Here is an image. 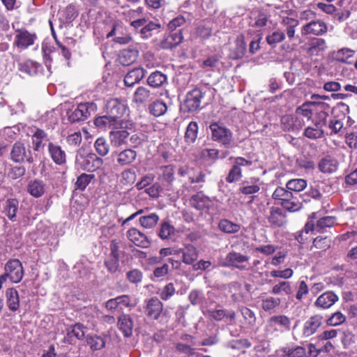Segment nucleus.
Instances as JSON below:
<instances>
[{
    "instance_id": "1",
    "label": "nucleus",
    "mask_w": 357,
    "mask_h": 357,
    "mask_svg": "<svg viewBox=\"0 0 357 357\" xmlns=\"http://www.w3.org/2000/svg\"><path fill=\"white\" fill-rule=\"evenodd\" d=\"M209 128L213 141L218 142L226 149L233 148L236 146L232 132L222 123H213L210 125Z\"/></svg>"
},
{
    "instance_id": "2",
    "label": "nucleus",
    "mask_w": 357,
    "mask_h": 357,
    "mask_svg": "<svg viewBox=\"0 0 357 357\" xmlns=\"http://www.w3.org/2000/svg\"><path fill=\"white\" fill-rule=\"evenodd\" d=\"M250 257L236 251L229 252L220 261V266L247 271L250 268Z\"/></svg>"
},
{
    "instance_id": "3",
    "label": "nucleus",
    "mask_w": 357,
    "mask_h": 357,
    "mask_svg": "<svg viewBox=\"0 0 357 357\" xmlns=\"http://www.w3.org/2000/svg\"><path fill=\"white\" fill-rule=\"evenodd\" d=\"M75 164L82 169L90 172L99 169L103 164V160L93 153L84 154L79 150L75 157Z\"/></svg>"
},
{
    "instance_id": "4",
    "label": "nucleus",
    "mask_w": 357,
    "mask_h": 357,
    "mask_svg": "<svg viewBox=\"0 0 357 357\" xmlns=\"http://www.w3.org/2000/svg\"><path fill=\"white\" fill-rule=\"evenodd\" d=\"M10 158L13 162L19 164L24 162L32 164L34 162V158L30 146H26L21 142H16L12 146Z\"/></svg>"
},
{
    "instance_id": "5",
    "label": "nucleus",
    "mask_w": 357,
    "mask_h": 357,
    "mask_svg": "<svg viewBox=\"0 0 357 357\" xmlns=\"http://www.w3.org/2000/svg\"><path fill=\"white\" fill-rule=\"evenodd\" d=\"M266 218L269 227L273 229L283 228L287 224L286 213L278 206H271Z\"/></svg>"
},
{
    "instance_id": "6",
    "label": "nucleus",
    "mask_w": 357,
    "mask_h": 357,
    "mask_svg": "<svg viewBox=\"0 0 357 357\" xmlns=\"http://www.w3.org/2000/svg\"><path fill=\"white\" fill-rule=\"evenodd\" d=\"M3 270L12 283H19L22 280L24 274L21 261L17 259H9L5 264Z\"/></svg>"
},
{
    "instance_id": "7",
    "label": "nucleus",
    "mask_w": 357,
    "mask_h": 357,
    "mask_svg": "<svg viewBox=\"0 0 357 357\" xmlns=\"http://www.w3.org/2000/svg\"><path fill=\"white\" fill-rule=\"evenodd\" d=\"M96 110V105L93 102L80 103L69 114L68 119L72 123L84 121L91 116V112H95Z\"/></svg>"
},
{
    "instance_id": "8",
    "label": "nucleus",
    "mask_w": 357,
    "mask_h": 357,
    "mask_svg": "<svg viewBox=\"0 0 357 357\" xmlns=\"http://www.w3.org/2000/svg\"><path fill=\"white\" fill-rule=\"evenodd\" d=\"M203 93L199 89H194L186 95V99L182 105V109L188 112H195L201 108V100Z\"/></svg>"
},
{
    "instance_id": "9",
    "label": "nucleus",
    "mask_w": 357,
    "mask_h": 357,
    "mask_svg": "<svg viewBox=\"0 0 357 357\" xmlns=\"http://www.w3.org/2000/svg\"><path fill=\"white\" fill-rule=\"evenodd\" d=\"M328 31L327 24L321 20H312L301 28L302 36H322Z\"/></svg>"
},
{
    "instance_id": "10",
    "label": "nucleus",
    "mask_w": 357,
    "mask_h": 357,
    "mask_svg": "<svg viewBox=\"0 0 357 357\" xmlns=\"http://www.w3.org/2000/svg\"><path fill=\"white\" fill-rule=\"evenodd\" d=\"M145 314L153 319H158L163 310L162 303L156 297L145 301L144 307Z\"/></svg>"
},
{
    "instance_id": "11",
    "label": "nucleus",
    "mask_w": 357,
    "mask_h": 357,
    "mask_svg": "<svg viewBox=\"0 0 357 357\" xmlns=\"http://www.w3.org/2000/svg\"><path fill=\"white\" fill-rule=\"evenodd\" d=\"M339 300L338 296L333 291H326L317 297L314 306L321 310L331 308Z\"/></svg>"
},
{
    "instance_id": "12",
    "label": "nucleus",
    "mask_w": 357,
    "mask_h": 357,
    "mask_svg": "<svg viewBox=\"0 0 357 357\" xmlns=\"http://www.w3.org/2000/svg\"><path fill=\"white\" fill-rule=\"evenodd\" d=\"M112 156L116 159V162L121 167L132 165L137 156V151L132 149H126L120 151H114Z\"/></svg>"
},
{
    "instance_id": "13",
    "label": "nucleus",
    "mask_w": 357,
    "mask_h": 357,
    "mask_svg": "<svg viewBox=\"0 0 357 357\" xmlns=\"http://www.w3.org/2000/svg\"><path fill=\"white\" fill-rule=\"evenodd\" d=\"M174 178V169L172 165L162 166L159 168L158 179L166 190H172Z\"/></svg>"
},
{
    "instance_id": "14",
    "label": "nucleus",
    "mask_w": 357,
    "mask_h": 357,
    "mask_svg": "<svg viewBox=\"0 0 357 357\" xmlns=\"http://www.w3.org/2000/svg\"><path fill=\"white\" fill-rule=\"evenodd\" d=\"M107 114L120 123V119L126 110V105L117 99H111L106 105Z\"/></svg>"
},
{
    "instance_id": "15",
    "label": "nucleus",
    "mask_w": 357,
    "mask_h": 357,
    "mask_svg": "<svg viewBox=\"0 0 357 357\" xmlns=\"http://www.w3.org/2000/svg\"><path fill=\"white\" fill-rule=\"evenodd\" d=\"M209 317L215 321H224L227 325H234L236 323V312L234 310L215 309L208 312Z\"/></svg>"
},
{
    "instance_id": "16",
    "label": "nucleus",
    "mask_w": 357,
    "mask_h": 357,
    "mask_svg": "<svg viewBox=\"0 0 357 357\" xmlns=\"http://www.w3.org/2000/svg\"><path fill=\"white\" fill-rule=\"evenodd\" d=\"M323 316L314 314L310 317L303 327L302 334L305 337H308L314 334L323 323Z\"/></svg>"
},
{
    "instance_id": "17",
    "label": "nucleus",
    "mask_w": 357,
    "mask_h": 357,
    "mask_svg": "<svg viewBox=\"0 0 357 357\" xmlns=\"http://www.w3.org/2000/svg\"><path fill=\"white\" fill-rule=\"evenodd\" d=\"M36 39V34L31 33L26 29H18L17 30L14 44L18 48L26 49L33 45Z\"/></svg>"
},
{
    "instance_id": "18",
    "label": "nucleus",
    "mask_w": 357,
    "mask_h": 357,
    "mask_svg": "<svg viewBox=\"0 0 357 357\" xmlns=\"http://www.w3.org/2000/svg\"><path fill=\"white\" fill-rule=\"evenodd\" d=\"M128 238L136 246L146 248L150 246L151 241L148 237L136 228H131L127 231Z\"/></svg>"
},
{
    "instance_id": "19",
    "label": "nucleus",
    "mask_w": 357,
    "mask_h": 357,
    "mask_svg": "<svg viewBox=\"0 0 357 357\" xmlns=\"http://www.w3.org/2000/svg\"><path fill=\"white\" fill-rule=\"evenodd\" d=\"M155 98V93L151 92L146 87L139 86L133 93L132 102L137 105L140 106L154 100Z\"/></svg>"
},
{
    "instance_id": "20",
    "label": "nucleus",
    "mask_w": 357,
    "mask_h": 357,
    "mask_svg": "<svg viewBox=\"0 0 357 357\" xmlns=\"http://www.w3.org/2000/svg\"><path fill=\"white\" fill-rule=\"evenodd\" d=\"M47 149L49 155L56 165H63L66 164V154L59 145L49 142Z\"/></svg>"
},
{
    "instance_id": "21",
    "label": "nucleus",
    "mask_w": 357,
    "mask_h": 357,
    "mask_svg": "<svg viewBox=\"0 0 357 357\" xmlns=\"http://www.w3.org/2000/svg\"><path fill=\"white\" fill-rule=\"evenodd\" d=\"M328 109L329 106L327 104L323 102H317L315 107L316 114L313 120L314 126L322 128L323 126L327 125V118L328 117V114L326 110Z\"/></svg>"
},
{
    "instance_id": "22",
    "label": "nucleus",
    "mask_w": 357,
    "mask_h": 357,
    "mask_svg": "<svg viewBox=\"0 0 357 357\" xmlns=\"http://www.w3.org/2000/svg\"><path fill=\"white\" fill-rule=\"evenodd\" d=\"M282 128L287 131H297L304 126L303 120L298 117H294L291 115L283 116L281 119Z\"/></svg>"
},
{
    "instance_id": "23",
    "label": "nucleus",
    "mask_w": 357,
    "mask_h": 357,
    "mask_svg": "<svg viewBox=\"0 0 357 357\" xmlns=\"http://www.w3.org/2000/svg\"><path fill=\"white\" fill-rule=\"evenodd\" d=\"M176 252L178 254H182V261L185 264H192L198 258V251L192 244H188Z\"/></svg>"
},
{
    "instance_id": "24",
    "label": "nucleus",
    "mask_w": 357,
    "mask_h": 357,
    "mask_svg": "<svg viewBox=\"0 0 357 357\" xmlns=\"http://www.w3.org/2000/svg\"><path fill=\"white\" fill-rule=\"evenodd\" d=\"M146 70L141 67L130 70L124 78V83L128 86H132L139 82L145 76Z\"/></svg>"
},
{
    "instance_id": "25",
    "label": "nucleus",
    "mask_w": 357,
    "mask_h": 357,
    "mask_svg": "<svg viewBox=\"0 0 357 357\" xmlns=\"http://www.w3.org/2000/svg\"><path fill=\"white\" fill-rule=\"evenodd\" d=\"M246 52V43L244 36L241 34L238 36L235 40V46L231 50V56L233 59H239L243 58Z\"/></svg>"
},
{
    "instance_id": "26",
    "label": "nucleus",
    "mask_w": 357,
    "mask_h": 357,
    "mask_svg": "<svg viewBox=\"0 0 357 357\" xmlns=\"http://www.w3.org/2000/svg\"><path fill=\"white\" fill-rule=\"evenodd\" d=\"M338 167V162L330 155L323 158L319 162L318 168L323 173L331 174L335 172Z\"/></svg>"
},
{
    "instance_id": "27",
    "label": "nucleus",
    "mask_w": 357,
    "mask_h": 357,
    "mask_svg": "<svg viewBox=\"0 0 357 357\" xmlns=\"http://www.w3.org/2000/svg\"><path fill=\"white\" fill-rule=\"evenodd\" d=\"M119 330L126 337H130L132 334L133 321L128 314H121L118 319Z\"/></svg>"
},
{
    "instance_id": "28",
    "label": "nucleus",
    "mask_w": 357,
    "mask_h": 357,
    "mask_svg": "<svg viewBox=\"0 0 357 357\" xmlns=\"http://www.w3.org/2000/svg\"><path fill=\"white\" fill-rule=\"evenodd\" d=\"M6 304L8 309L13 312L20 307V296L18 291L13 287L8 288L6 291Z\"/></svg>"
},
{
    "instance_id": "29",
    "label": "nucleus",
    "mask_w": 357,
    "mask_h": 357,
    "mask_svg": "<svg viewBox=\"0 0 357 357\" xmlns=\"http://www.w3.org/2000/svg\"><path fill=\"white\" fill-rule=\"evenodd\" d=\"M138 57V51L135 49H125L120 52L119 55V63L123 66H129L133 63Z\"/></svg>"
},
{
    "instance_id": "30",
    "label": "nucleus",
    "mask_w": 357,
    "mask_h": 357,
    "mask_svg": "<svg viewBox=\"0 0 357 357\" xmlns=\"http://www.w3.org/2000/svg\"><path fill=\"white\" fill-rule=\"evenodd\" d=\"M94 124L97 128L101 130H106L117 128L119 123L107 114L96 118L94 120Z\"/></svg>"
},
{
    "instance_id": "31",
    "label": "nucleus",
    "mask_w": 357,
    "mask_h": 357,
    "mask_svg": "<svg viewBox=\"0 0 357 357\" xmlns=\"http://www.w3.org/2000/svg\"><path fill=\"white\" fill-rule=\"evenodd\" d=\"M129 136V132L125 130H113L109 132L111 144L116 147L125 144Z\"/></svg>"
},
{
    "instance_id": "32",
    "label": "nucleus",
    "mask_w": 357,
    "mask_h": 357,
    "mask_svg": "<svg viewBox=\"0 0 357 357\" xmlns=\"http://www.w3.org/2000/svg\"><path fill=\"white\" fill-rule=\"evenodd\" d=\"M27 191L34 197H41L45 192V184L39 179L31 181L27 185Z\"/></svg>"
},
{
    "instance_id": "33",
    "label": "nucleus",
    "mask_w": 357,
    "mask_h": 357,
    "mask_svg": "<svg viewBox=\"0 0 357 357\" xmlns=\"http://www.w3.org/2000/svg\"><path fill=\"white\" fill-rule=\"evenodd\" d=\"M190 202L191 206L199 211L208 208L211 204L210 199L202 193L193 195Z\"/></svg>"
},
{
    "instance_id": "34",
    "label": "nucleus",
    "mask_w": 357,
    "mask_h": 357,
    "mask_svg": "<svg viewBox=\"0 0 357 357\" xmlns=\"http://www.w3.org/2000/svg\"><path fill=\"white\" fill-rule=\"evenodd\" d=\"M259 178H252L251 182L245 181L242 183L241 187L239 188L241 193L245 195H253L260 190V184L258 183Z\"/></svg>"
},
{
    "instance_id": "35",
    "label": "nucleus",
    "mask_w": 357,
    "mask_h": 357,
    "mask_svg": "<svg viewBox=\"0 0 357 357\" xmlns=\"http://www.w3.org/2000/svg\"><path fill=\"white\" fill-rule=\"evenodd\" d=\"M326 49V41L323 38H316L309 43L307 53L310 55H319Z\"/></svg>"
},
{
    "instance_id": "36",
    "label": "nucleus",
    "mask_w": 357,
    "mask_h": 357,
    "mask_svg": "<svg viewBox=\"0 0 357 357\" xmlns=\"http://www.w3.org/2000/svg\"><path fill=\"white\" fill-rule=\"evenodd\" d=\"M19 202L15 199H8L6 201L3 206V211L7 217L12 221L16 220V213L18 210Z\"/></svg>"
},
{
    "instance_id": "37",
    "label": "nucleus",
    "mask_w": 357,
    "mask_h": 357,
    "mask_svg": "<svg viewBox=\"0 0 357 357\" xmlns=\"http://www.w3.org/2000/svg\"><path fill=\"white\" fill-rule=\"evenodd\" d=\"M281 24L285 26V31L289 40H292L295 35V29L298 26V20L289 17H282Z\"/></svg>"
},
{
    "instance_id": "38",
    "label": "nucleus",
    "mask_w": 357,
    "mask_h": 357,
    "mask_svg": "<svg viewBox=\"0 0 357 357\" xmlns=\"http://www.w3.org/2000/svg\"><path fill=\"white\" fill-rule=\"evenodd\" d=\"M166 82V75L158 70L153 72L147 79L148 84L153 88L160 87Z\"/></svg>"
},
{
    "instance_id": "39",
    "label": "nucleus",
    "mask_w": 357,
    "mask_h": 357,
    "mask_svg": "<svg viewBox=\"0 0 357 357\" xmlns=\"http://www.w3.org/2000/svg\"><path fill=\"white\" fill-rule=\"evenodd\" d=\"M281 351L282 357H304L306 354L305 348L301 346L283 347Z\"/></svg>"
},
{
    "instance_id": "40",
    "label": "nucleus",
    "mask_w": 357,
    "mask_h": 357,
    "mask_svg": "<svg viewBox=\"0 0 357 357\" xmlns=\"http://www.w3.org/2000/svg\"><path fill=\"white\" fill-rule=\"evenodd\" d=\"M161 25L160 23L149 21L145 24L144 27L140 29V33L143 38H149L151 37L154 32H158Z\"/></svg>"
},
{
    "instance_id": "41",
    "label": "nucleus",
    "mask_w": 357,
    "mask_h": 357,
    "mask_svg": "<svg viewBox=\"0 0 357 357\" xmlns=\"http://www.w3.org/2000/svg\"><path fill=\"white\" fill-rule=\"evenodd\" d=\"M33 149L38 151L42 146L43 142L47 140V133L42 129L37 128L31 137Z\"/></svg>"
},
{
    "instance_id": "42",
    "label": "nucleus",
    "mask_w": 357,
    "mask_h": 357,
    "mask_svg": "<svg viewBox=\"0 0 357 357\" xmlns=\"http://www.w3.org/2000/svg\"><path fill=\"white\" fill-rule=\"evenodd\" d=\"M218 228L224 233L234 234L240 230L241 227L239 225L234 223L229 220L222 219L219 222Z\"/></svg>"
},
{
    "instance_id": "43",
    "label": "nucleus",
    "mask_w": 357,
    "mask_h": 357,
    "mask_svg": "<svg viewBox=\"0 0 357 357\" xmlns=\"http://www.w3.org/2000/svg\"><path fill=\"white\" fill-rule=\"evenodd\" d=\"M316 105L317 102L314 101L305 102L296 109V113L310 120L312 119L314 110L312 107H315Z\"/></svg>"
},
{
    "instance_id": "44",
    "label": "nucleus",
    "mask_w": 357,
    "mask_h": 357,
    "mask_svg": "<svg viewBox=\"0 0 357 357\" xmlns=\"http://www.w3.org/2000/svg\"><path fill=\"white\" fill-rule=\"evenodd\" d=\"M292 291L293 290L291 283L287 281H282L275 284L271 291L272 294L276 295L282 294L289 295Z\"/></svg>"
},
{
    "instance_id": "45",
    "label": "nucleus",
    "mask_w": 357,
    "mask_h": 357,
    "mask_svg": "<svg viewBox=\"0 0 357 357\" xmlns=\"http://www.w3.org/2000/svg\"><path fill=\"white\" fill-rule=\"evenodd\" d=\"M149 110L153 116H160L166 113L167 107L164 102L156 100L149 105Z\"/></svg>"
},
{
    "instance_id": "46",
    "label": "nucleus",
    "mask_w": 357,
    "mask_h": 357,
    "mask_svg": "<svg viewBox=\"0 0 357 357\" xmlns=\"http://www.w3.org/2000/svg\"><path fill=\"white\" fill-rule=\"evenodd\" d=\"M198 125L195 121H191L185 133V141L188 143H194L197 137Z\"/></svg>"
},
{
    "instance_id": "47",
    "label": "nucleus",
    "mask_w": 357,
    "mask_h": 357,
    "mask_svg": "<svg viewBox=\"0 0 357 357\" xmlns=\"http://www.w3.org/2000/svg\"><path fill=\"white\" fill-rule=\"evenodd\" d=\"M86 342L93 351L100 350L105 346V339L98 335L88 336L86 337Z\"/></svg>"
},
{
    "instance_id": "48",
    "label": "nucleus",
    "mask_w": 357,
    "mask_h": 357,
    "mask_svg": "<svg viewBox=\"0 0 357 357\" xmlns=\"http://www.w3.org/2000/svg\"><path fill=\"white\" fill-rule=\"evenodd\" d=\"M169 271V266L167 264H163L160 266H157L153 271L151 280L153 281H162L167 275Z\"/></svg>"
},
{
    "instance_id": "49",
    "label": "nucleus",
    "mask_w": 357,
    "mask_h": 357,
    "mask_svg": "<svg viewBox=\"0 0 357 357\" xmlns=\"http://www.w3.org/2000/svg\"><path fill=\"white\" fill-rule=\"evenodd\" d=\"M95 178V175L92 174L82 173L80 174L75 182V188L79 190H84L91 181Z\"/></svg>"
},
{
    "instance_id": "50",
    "label": "nucleus",
    "mask_w": 357,
    "mask_h": 357,
    "mask_svg": "<svg viewBox=\"0 0 357 357\" xmlns=\"http://www.w3.org/2000/svg\"><path fill=\"white\" fill-rule=\"evenodd\" d=\"M307 186V182L303 178H294L289 180L287 184V188L290 191L301 192Z\"/></svg>"
},
{
    "instance_id": "51",
    "label": "nucleus",
    "mask_w": 357,
    "mask_h": 357,
    "mask_svg": "<svg viewBox=\"0 0 357 357\" xmlns=\"http://www.w3.org/2000/svg\"><path fill=\"white\" fill-rule=\"evenodd\" d=\"M159 220V217L156 213H151L148 215L142 216L139 218L140 225L147 229L155 227Z\"/></svg>"
},
{
    "instance_id": "52",
    "label": "nucleus",
    "mask_w": 357,
    "mask_h": 357,
    "mask_svg": "<svg viewBox=\"0 0 357 357\" xmlns=\"http://www.w3.org/2000/svg\"><path fill=\"white\" fill-rule=\"evenodd\" d=\"M285 38L284 32L280 29L274 31L266 37V40L269 45L275 46L278 43L282 42Z\"/></svg>"
},
{
    "instance_id": "53",
    "label": "nucleus",
    "mask_w": 357,
    "mask_h": 357,
    "mask_svg": "<svg viewBox=\"0 0 357 357\" xmlns=\"http://www.w3.org/2000/svg\"><path fill=\"white\" fill-rule=\"evenodd\" d=\"M239 310L244 319V324L247 326H253L256 323V317L254 312L246 307H241Z\"/></svg>"
},
{
    "instance_id": "54",
    "label": "nucleus",
    "mask_w": 357,
    "mask_h": 357,
    "mask_svg": "<svg viewBox=\"0 0 357 357\" xmlns=\"http://www.w3.org/2000/svg\"><path fill=\"white\" fill-rule=\"evenodd\" d=\"M175 233V228L169 222H163L160 225L158 236L160 238L168 239Z\"/></svg>"
},
{
    "instance_id": "55",
    "label": "nucleus",
    "mask_w": 357,
    "mask_h": 357,
    "mask_svg": "<svg viewBox=\"0 0 357 357\" xmlns=\"http://www.w3.org/2000/svg\"><path fill=\"white\" fill-rule=\"evenodd\" d=\"M346 316L340 311L333 313L326 321L328 326H338L346 321Z\"/></svg>"
},
{
    "instance_id": "56",
    "label": "nucleus",
    "mask_w": 357,
    "mask_h": 357,
    "mask_svg": "<svg viewBox=\"0 0 357 357\" xmlns=\"http://www.w3.org/2000/svg\"><path fill=\"white\" fill-rule=\"evenodd\" d=\"M94 148L100 156H105L109 151V145L104 137H99L96 140Z\"/></svg>"
},
{
    "instance_id": "57",
    "label": "nucleus",
    "mask_w": 357,
    "mask_h": 357,
    "mask_svg": "<svg viewBox=\"0 0 357 357\" xmlns=\"http://www.w3.org/2000/svg\"><path fill=\"white\" fill-rule=\"evenodd\" d=\"M282 206L290 212H294L298 211L302 204L300 202L294 195H291L290 199H287L286 201L281 202Z\"/></svg>"
},
{
    "instance_id": "58",
    "label": "nucleus",
    "mask_w": 357,
    "mask_h": 357,
    "mask_svg": "<svg viewBox=\"0 0 357 357\" xmlns=\"http://www.w3.org/2000/svg\"><path fill=\"white\" fill-rule=\"evenodd\" d=\"M355 51L347 48L344 47L338 50L335 54V59L336 61H340L341 63H347V60L354 56Z\"/></svg>"
},
{
    "instance_id": "59",
    "label": "nucleus",
    "mask_w": 357,
    "mask_h": 357,
    "mask_svg": "<svg viewBox=\"0 0 357 357\" xmlns=\"http://www.w3.org/2000/svg\"><path fill=\"white\" fill-rule=\"evenodd\" d=\"M324 132L321 127H307L303 132L305 137L311 139H317L321 138L324 136Z\"/></svg>"
},
{
    "instance_id": "60",
    "label": "nucleus",
    "mask_w": 357,
    "mask_h": 357,
    "mask_svg": "<svg viewBox=\"0 0 357 357\" xmlns=\"http://www.w3.org/2000/svg\"><path fill=\"white\" fill-rule=\"evenodd\" d=\"M280 303V299L274 297H267L262 299V309L266 312H271L278 307Z\"/></svg>"
},
{
    "instance_id": "61",
    "label": "nucleus",
    "mask_w": 357,
    "mask_h": 357,
    "mask_svg": "<svg viewBox=\"0 0 357 357\" xmlns=\"http://www.w3.org/2000/svg\"><path fill=\"white\" fill-rule=\"evenodd\" d=\"M293 193L282 187H278L273 193L272 197L275 200H280L281 202L290 199Z\"/></svg>"
},
{
    "instance_id": "62",
    "label": "nucleus",
    "mask_w": 357,
    "mask_h": 357,
    "mask_svg": "<svg viewBox=\"0 0 357 357\" xmlns=\"http://www.w3.org/2000/svg\"><path fill=\"white\" fill-rule=\"evenodd\" d=\"M219 153L216 149H204L200 152V157L206 161L214 162L219 158Z\"/></svg>"
},
{
    "instance_id": "63",
    "label": "nucleus",
    "mask_w": 357,
    "mask_h": 357,
    "mask_svg": "<svg viewBox=\"0 0 357 357\" xmlns=\"http://www.w3.org/2000/svg\"><path fill=\"white\" fill-rule=\"evenodd\" d=\"M68 335L70 337L74 336L78 340H81L84 336V326L81 324H75L71 326L68 330Z\"/></svg>"
},
{
    "instance_id": "64",
    "label": "nucleus",
    "mask_w": 357,
    "mask_h": 357,
    "mask_svg": "<svg viewBox=\"0 0 357 357\" xmlns=\"http://www.w3.org/2000/svg\"><path fill=\"white\" fill-rule=\"evenodd\" d=\"M331 247V240L327 237L317 236L312 243V248L326 250Z\"/></svg>"
}]
</instances>
